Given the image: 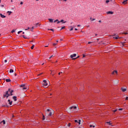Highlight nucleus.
Returning a JSON list of instances; mask_svg holds the SVG:
<instances>
[{
    "mask_svg": "<svg viewBox=\"0 0 128 128\" xmlns=\"http://www.w3.org/2000/svg\"><path fill=\"white\" fill-rule=\"evenodd\" d=\"M12 92H14V90L9 88L8 90L6 92V94H4V98H8L10 96H12Z\"/></svg>",
    "mask_w": 128,
    "mask_h": 128,
    "instance_id": "nucleus-1",
    "label": "nucleus"
},
{
    "mask_svg": "<svg viewBox=\"0 0 128 128\" xmlns=\"http://www.w3.org/2000/svg\"><path fill=\"white\" fill-rule=\"evenodd\" d=\"M76 110V106H72V107L70 108V110H71V112H74V110Z\"/></svg>",
    "mask_w": 128,
    "mask_h": 128,
    "instance_id": "nucleus-2",
    "label": "nucleus"
},
{
    "mask_svg": "<svg viewBox=\"0 0 128 128\" xmlns=\"http://www.w3.org/2000/svg\"><path fill=\"white\" fill-rule=\"evenodd\" d=\"M60 22H62V24H66V21H64V20H61L60 21H58V22H57V24H60Z\"/></svg>",
    "mask_w": 128,
    "mask_h": 128,
    "instance_id": "nucleus-3",
    "label": "nucleus"
},
{
    "mask_svg": "<svg viewBox=\"0 0 128 128\" xmlns=\"http://www.w3.org/2000/svg\"><path fill=\"white\" fill-rule=\"evenodd\" d=\"M76 54H74L70 56L71 58H76Z\"/></svg>",
    "mask_w": 128,
    "mask_h": 128,
    "instance_id": "nucleus-4",
    "label": "nucleus"
},
{
    "mask_svg": "<svg viewBox=\"0 0 128 128\" xmlns=\"http://www.w3.org/2000/svg\"><path fill=\"white\" fill-rule=\"evenodd\" d=\"M8 102L10 106H12V101H10V100H8Z\"/></svg>",
    "mask_w": 128,
    "mask_h": 128,
    "instance_id": "nucleus-5",
    "label": "nucleus"
},
{
    "mask_svg": "<svg viewBox=\"0 0 128 128\" xmlns=\"http://www.w3.org/2000/svg\"><path fill=\"white\" fill-rule=\"evenodd\" d=\"M121 90H122V92H126V88H121Z\"/></svg>",
    "mask_w": 128,
    "mask_h": 128,
    "instance_id": "nucleus-6",
    "label": "nucleus"
},
{
    "mask_svg": "<svg viewBox=\"0 0 128 128\" xmlns=\"http://www.w3.org/2000/svg\"><path fill=\"white\" fill-rule=\"evenodd\" d=\"M0 16H1V18H6V16H4L2 14H0Z\"/></svg>",
    "mask_w": 128,
    "mask_h": 128,
    "instance_id": "nucleus-7",
    "label": "nucleus"
},
{
    "mask_svg": "<svg viewBox=\"0 0 128 128\" xmlns=\"http://www.w3.org/2000/svg\"><path fill=\"white\" fill-rule=\"evenodd\" d=\"M114 14V12H112V11H109V12H107L108 14Z\"/></svg>",
    "mask_w": 128,
    "mask_h": 128,
    "instance_id": "nucleus-8",
    "label": "nucleus"
},
{
    "mask_svg": "<svg viewBox=\"0 0 128 128\" xmlns=\"http://www.w3.org/2000/svg\"><path fill=\"white\" fill-rule=\"evenodd\" d=\"M75 122H78V124H80V120H75Z\"/></svg>",
    "mask_w": 128,
    "mask_h": 128,
    "instance_id": "nucleus-9",
    "label": "nucleus"
},
{
    "mask_svg": "<svg viewBox=\"0 0 128 128\" xmlns=\"http://www.w3.org/2000/svg\"><path fill=\"white\" fill-rule=\"evenodd\" d=\"M43 86L44 88H46L48 86V83H43Z\"/></svg>",
    "mask_w": 128,
    "mask_h": 128,
    "instance_id": "nucleus-10",
    "label": "nucleus"
},
{
    "mask_svg": "<svg viewBox=\"0 0 128 128\" xmlns=\"http://www.w3.org/2000/svg\"><path fill=\"white\" fill-rule=\"evenodd\" d=\"M13 100H14V102H16V96H14L12 98Z\"/></svg>",
    "mask_w": 128,
    "mask_h": 128,
    "instance_id": "nucleus-11",
    "label": "nucleus"
},
{
    "mask_svg": "<svg viewBox=\"0 0 128 128\" xmlns=\"http://www.w3.org/2000/svg\"><path fill=\"white\" fill-rule=\"evenodd\" d=\"M48 20L50 21V22H54V20L49 18Z\"/></svg>",
    "mask_w": 128,
    "mask_h": 128,
    "instance_id": "nucleus-12",
    "label": "nucleus"
},
{
    "mask_svg": "<svg viewBox=\"0 0 128 128\" xmlns=\"http://www.w3.org/2000/svg\"><path fill=\"white\" fill-rule=\"evenodd\" d=\"M6 82H10V79H6Z\"/></svg>",
    "mask_w": 128,
    "mask_h": 128,
    "instance_id": "nucleus-13",
    "label": "nucleus"
},
{
    "mask_svg": "<svg viewBox=\"0 0 128 128\" xmlns=\"http://www.w3.org/2000/svg\"><path fill=\"white\" fill-rule=\"evenodd\" d=\"M8 12V14H8L9 16H10V14H12V12L11 11H8V12Z\"/></svg>",
    "mask_w": 128,
    "mask_h": 128,
    "instance_id": "nucleus-14",
    "label": "nucleus"
},
{
    "mask_svg": "<svg viewBox=\"0 0 128 128\" xmlns=\"http://www.w3.org/2000/svg\"><path fill=\"white\" fill-rule=\"evenodd\" d=\"M118 74V71H116V70H114V71L112 72V74Z\"/></svg>",
    "mask_w": 128,
    "mask_h": 128,
    "instance_id": "nucleus-15",
    "label": "nucleus"
},
{
    "mask_svg": "<svg viewBox=\"0 0 128 128\" xmlns=\"http://www.w3.org/2000/svg\"><path fill=\"white\" fill-rule=\"evenodd\" d=\"M90 20L91 22H94V20H96L95 18H90Z\"/></svg>",
    "mask_w": 128,
    "mask_h": 128,
    "instance_id": "nucleus-16",
    "label": "nucleus"
},
{
    "mask_svg": "<svg viewBox=\"0 0 128 128\" xmlns=\"http://www.w3.org/2000/svg\"><path fill=\"white\" fill-rule=\"evenodd\" d=\"M10 74H12V73L14 72V70L10 69Z\"/></svg>",
    "mask_w": 128,
    "mask_h": 128,
    "instance_id": "nucleus-17",
    "label": "nucleus"
},
{
    "mask_svg": "<svg viewBox=\"0 0 128 128\" xmlns=\"http://www.w3.org/2000/svg\"><path fill=\"white\" fill-rule=\"evenodd\" d=\"M114 38L115 40H118V36H115L114 37Z\"/></svg>",
    "mask_w": 128,
    "mask_h": 128,
    "instance_id": "nucleus-18",
    "label": "nucleus"
},
{
    "mask_svg": "<svg viewBox=\"0 0 128 128\" xmlns=\"http://www.w3.org/2000/svg\"><path fill=\"white\" fill-rule=\"evenodd\" d=\"M2 122L3 123V124H6V120H3L0 122V124H2Z\"/></svg>",
    "mask_w": 128,
    "mask_h": 128,
    "instance_id": "nucleus-19",
    "label": "nucleus"
},
{
    "mask_svg": "<svg viewBox=\"0 0 128 128\" xmlns=\"http://www.w3.org/2000/svg\"><path fill=\"white\" fill-rule=\"evenodd\" d=\"M38 23L36 24L35 25V28H38Z\"/></svg>",
    "mask_w": 128,
    "mask_h": 128,
    "instance_id": "nucleus-20",
    "label": "nucleus"
},
{
    "mask_svg": "<svg viewBox=\"0 0 128 128\" xmlns=\"http://www.w3.org/2000/svg\"><path fill=\"white\" fill-rule=\"evenodd\" d=\"M34 26H32V28L30 30H31L32 32V30H34Z\"/></svg>",
    "mask_w": 128,
    "mask_h": 128,
    "instance_id": "nucleus-21",
    "label": "nucleus"
},
{
    "mask_svg": "<svg viewBox=\"0 0 128 128\" xmlns=\"http://www.w3.org/2000/svg\"><path fill=\"white\" fill-rule=\"evenodd\" d=\"M22 90H28V88L24 86V87H23Z\"/></svg>",
    "mask_w": 128,
    "mask_h": 128,
    "instance_id": "nucleus-22",
    "label": "nucleus"
},
{
    "mask_svg": "<svg viewBox=\"0 0 128 128\" xmlns=\"http://www.w3.org/2000/svg\"><path fill=\"white\" fill-rule=\"evenodd\" d=\"M52 112H50L49 113V114H48L49 116H52Z\"/></svg>",
    "mask_w": 128,
    "mask_h": 128,
    "instance_id": "nucleus-23",
    "label": "nucleus"
},
{
    "mask_svg": "<svg viewBox=\"0 0 128 128\" xmlns=\"http://www.w3.org/2000/svg\"><path fill=\"white\" fill-rule=\"evenodd\" d=\"M54 55L51 56L49 58V60H50V58H54Z\"/></svg>",
    "mask_w": 128,
    "mask_h": 128,
    "instance_id": "nucleus-24",
    "label": "nucleus"
},
{
    "mask_svg": "<svg viewBox=\"0 0 128 128\" xmlns=\"http://www.w3.org/2000/svg\"><path fill=\"white\" fill-rule=\"evenodd\" d=\"M14 32H16L15 30H12L11 32H12V34H14Z\"/></svg>",
    "mask_w": 128,
    "mask_h": 128,
    "instance_id": "nucleus-25",
    "label": "nucleus"
},
{
    "mask_svg": "<svg viewBox=\"0 0 128 128\" xmlns=\"http://www.w3.org/2000/svg\"><path fill=\"white\" fill-rule=\"evenodd\" d=\"M34 45H33L31 46V49L34 50Z\"/></svg>",
    "mask_w": 128,
    "mask_h": 128,
    "instance_id": "nucleus-26",
    "label": "nucleus"
},
{
    "mask_svg": "<svg viewBox=\"0 0 128 128\" xmlns=\"http://www.w3.org/2000/svg\"><path fill=\"white\" fill-rule=\"evenodd\" d=\"M90 128H96V126H92V125H90Z\"/></svg>",
    "mask_w": 128,
    "mask_h": 128,
    "instance_id": "nucleus-27",
    "label": "nucleus"
},
{
    "mask_svg": "<svg viewBox=\"0 0 128 128\" xmlns=\"http://www.w3.org/2000/svg\"><path fill=\"white\" fill-rule=\"evenodd\" d=\"M106 4H108L110 2V0H107L106 1Z\"/></svg>",
    "mask_w": 128,
    "mask_h": 128,
    "instance_id": "nucleus-28",
    "label": "nucleus"
},
{
    "mask_svg": "<svg viewBox=\"0 0 128 128\" xmlns=\"http://www.w3.org/2000/svg\"><path fill=\"white\" fill-rule=\"evenodd\" d=\"M20 32H22V30L18 31V34H20Z\"/></svg>",
    "mask_w": 128,
    "mask_h": 128,
    "instance_id": "nucleus-29",
    "label": "nucleus"
},
{
    "mask_svg": "<svg viewBox=\"0 0 128 128\" xmlns=\"http://www.w3.org/2000/svg\"><path fill=\"white\" fill-rule=\"evenodd\" d=\"M20 88H24V84H22V85H20Z\"/></svg>",
    "mask_w": 128,
    "mask_h": 128,
    "instance_id": "nucleus-30",
    "label": "nucleus"
},
{
    "mask_svg": "<svg viewBox=\"0 0 128 128\" xmlns=\"http://www.w3.org/2000/svg\"><path fill=\"white\" fill-rule=\"evenodd\" d=\"M45 118H44V115H43V117H42L43 120H44Z\"/></svg>",
    "mask_w": 128,
    "mask_h": 128,
    "instance_id": "nucleus-31",
    "label": "nucleus"
},
{
    "mask_svg": "<svg viewBox=\"0 0 128 128\" xmlns=\"http://www.w3.org/2000/svg\"><path fill=\"white\" fill-rule=\"evenodd\" d=\"M43 84H46V80H43Z\"/></svg>",
    "mask_w": 128,
    "mask_h": 128,
    "instance_id": "nucleus-32",
    "label": "nucleus"
},
{
    "mask_svg": "<svg viewBox=\"0 0 128 128\" xmlns=\"http://www.w3.org/2000/svg\"><path fill=\"white\" fill-rule=\"evenodd\" d=\"M107 124H108L109 126H112V124L110 123V122H107Z\"/></svg>",
    "mask_w": 128,
    "mask_h": 128,
    "instance_id": "nucleus-33",
    "label": "nucleus"
},
{
    "mask_svg": "<svg viewBox=\"0 0 128 128\" xmlns=\"http://www.w3.org/2000/svg\"><path fill=\"white\" fill-rule=\"evenodd\" d=\"M30 27H28V28L25 29V30H30Z\"/></svg>",
    "mask_w": 128,
    "mask_h": 128,
    "instance_id": "nucleus-34",
    "label": "nucleus"
},
{
    "mask_svg": "<svg viewBox=\"0 0 128 128\" xmlns=\"http://www.w3.org/2000/svg\"><path fill=\"white\" fill-rule=\"evenodd\" d=\"M59 22L58 21V20H55L54 21V22Z\"/></svg>",
    "mask_w": 128,
    "mask_h": 128,
    "instance_id": "nucleus-35",
    "label": "nucleus"
},
{
    "mask_svg": "<svg viewBox=\"0 0 128 128\" xmlns=\"http://www.w3.org/2000/svg\"><path fill=\"white\" fill-rule=\"evenodd\" d=\"M53 46H56V43H54V44H53Z\"/></svg>",
    "mask_w": 128,
    "mask_h": 128,
    "instance_id": "nucleus-36",
    "label": "nucleus"
},
{
    "mask_svg": "<svg viewBox=\"0 0 128 128\" xmlns=\"http://www.w3.org/2000/svg\"><path fill=\"white\" fill-rule=\"evenodd\" d=\"M117 111H118V109H116V110H113L114 112H116Z\"/></svg>",
    "mask_w": 128,
    "mask_h": 128,
    "instance_id": "nucleus-37",
    "label": "nucleus"
},
{
    "mask_svg": "<svg viewBox=\"0 0 128 128\" xmlns=\"http://www.w3.org/2000/svg\"><path fill=\"white\" fill-rule=\"evenodd\" d=\"M71 28H70V30H74V27L71 26Z\"/></svg>",
    "mask_w": 128,
    "mask_h": 128,
    "instance_id": "nucleus-38",
    "label": "nucleus"
},
{
    "mask_svg": "<svg viewBox=\"0 0 128 128\" xmlns=\"http://www.w3.org/2000/svg\"><path fill=\"white\" fill-rule=\"evenodd\" d=\"M66 28L65 26H62V27L61 30H64V28Z\"/></svg>",
    "mask_w": 128,
    "mask_h": 128,
    "instance_id": "nucleus-39",
    "label": "nucleus"
},
{
    "mask_svg": "<svg viewBox=\"0 0 128 128\" xmlns=\"http://www.w3.org/2000/svg\"><path fill=\"white\" fill-rule=\"evenodd\" d=\"M126 100H128V96H126Z\"/></svg>",
    "mask_w": 128,
    "mask_h": 128,
    "instance_id": "nucleus-40",
    "label": "nucleus"
},
{
    "mask_svg": "<svg viewBox=\"0 0 128 128\" xmlns=\"http://www.w3.org/2000/svg\"><path fill=\"white\" fill-rule=\"evenodd\" d=\"M24 4V2H20V4Z\"/></svg>",
    "mask_w": 128,
    "mask_h": 128,
    "instance_id": "nucleus-41",
    "label": "nucleus"
},
{
    "mask_svg": "<svg viewBox=\"0 0 128 128\" xmlns=\"http://www.w3.org/2000/svg\"><path fill=\"white\" fill-rule=\"evenodd\" d=\"M4 63L6 64V62H8V60H4Z\"/></svg>",
    "mask_w": 128,
    "mask_h": 128,
    "instance_id": "nucleus-42",
    "label": "nucleus"
},
{
    "mask_svg": "<svg viewBox=\"0 0 128 128\" xmlns=\"http://www.w3.org/2000/svg\"><path fill=\"white\" fill-rule=\"evenodd\" d=\"M68 126H70V123H69V124H68Z\"/></svg>",
    "mask_w": 128,
    "mask_h": 128,
    "instance_id": "nucleus-43",
    "label": "nucleus"
},
{
    "mask_svg": "<svg viewBox=\"0 0 128 128\" xmlns=\"http://www.w3.org/2000/svg\"><path fill=\"white\" fill-rule=\"evenodd\" d=\"M47 112H50V109H48Z\"/></svg>",
    "mask_w": 128,
    "mask_h": 128,
    "instance_id": "nucleus-44",
    "label": "nucleus"
},
{
    "mask_svg": "<svg viewBox=\"0 0 128 128\" xmlns=\"http://www.w3.org/2000/svg\"><path fill=\"white\" fill-rule=\"evenodd\" d=\"M118 110H122V108H119Z\"/></svg>",
    "mask_w": 128,
    "mask_h": 128,
    "instance_id": "nucleus-45",
    "label": "nucleus"
},
{
    "mask_svg": "<svg viewBox=\"0 0 128 128\" xmlns=\"http://www.w3.org/2000/svg\"><path fill=\"white\" fill-rule=\"evenodd\" d=\"M126 2L124 1V2H122V4H126Z\"/></svg>",
    "mask_w": 128,
    "mask_h": 128,
    "instance_id": "nucleus-46",
    "label": "nucleus"
},
{
    "mask_svg": "<svg viewBox=\"0 0 128 128\" xmlns=\"http://www.w3.org/2000/svg\"><path fill=\"white\" fill-rule=\"evenodd\" d=\"M4 5H1V8H4Z\"/></svg>",
    "mask_w": 128,
    "mask_h": 128,
    "instance_id": "nucleus-47",
    "label": "nucleus"
},
{
    "mask_svg": "<svg viewBox=\"0 0 128 128\" xmlns=\"http://www.w3.org/2000/svg\"><path fill=\"white\" fill-rule=\"evenodd\" d=\"M124 2H128V0H124Z\"/></svg>",
    "mask_w": 128,
    "mask_h": 128,
    "instance_id": "nucleus-48",
    "label": "nucleus"
},
{
    "mask_svg": "<svg viewBox=\"0 0 128 128\" xmlns=\"http://www.w3.org/2000/svg\"><path fill=\"white\" fill-rule=\"evenodd\" d=\"M88 44H92V42H88Z\"/></svg>",
    "mask_w": 128,
    "mask_h": 128,
    "instance_id": "nucleus-49",
    "label": "nucleus"
},
{
    "mask_svg": "<svg viewBox=\"0 0 128 128\" xmlns=\"http://www.w3.org/2000/svg\"><path fill=\"white\" fill-rule=\"evenodd\" d=\"M75 30H78V28H76Z\"/></svg>",
    "mask_w": 128,
    "mask_h": 128,
    "instance_id": "nucleus-50",
    "label": "nucleus"
},
{
    "mask_svg": "<svg viewBox=\"0 0 128 128\" xmlns=\"http://www.w3.org/2000/svg\"><path fill=\"white\" fill-rule=\"evenodd\" d=\"M60 1L62 0H59ZM64 2H66V0H64Z\"/></svg>",
    "mask_w": 128,
    "mask_h": 128,
    "instance_id": "nucleus-51",
    "label": "nucleus"
},
{
    "mask_svg": "<svg viewBox=\"0 0 128 128\" xmlns=\"http://www.w3.org/2000/svg\"><path fill=\"white\" fill-rule=\"evenodd\" d=\"M15 76H16V74H14Z\"/></svg>",
    "mask_w": 128,
    "mask_h": 128,
    "instance_id": "nucleus-52",
    "label": "nucleus"
},
{
    "mask_svg": "<svg viewBox=\"0 0 128 128\" xmlns=\"http://www.w3.org/2000/svg\"><path fill=\"white\" fill-rule=\"evenodd\" d=\"M98 22H102V21L100 20H99Z\"/></svg>",
    "mask_w": 128,
    "mask_h": 128,
    "instance_id": "nucleus-53",
    "label": "nucleus"
},
{
    "mask_svg": "<svg viewBox=\"0 0 128 128\" xmlns=\"http://www.w3.org/2000/svg\"><path fill=\"white\" fill-rule=\"evenodd\" d=\"M78 26H80V25L78 24Z\"/></svg>",
    "mask_w": 128,
    "mask_h": 128,
    "instance_id": "nucleus-54",
    "label": "nucleus"
},
{
    "mask_svg": "<svg viewBox=\"0 0 128 128\" xmlns=\"http://www.w3.org/2000/svg\"><path fill=\"white\" fill-rule=\"evenodd\" d=\"M98 36V34H95V36Z\"/></svg>",
    "mask_w": 128,
    "mask_h": 128,
    "instance_id": "nucleus-55",
    "label": "nucleus"
},
{
    "mask_svg": "<svg viewBox=\"0 0 128 128\" xmlns=\"http://www.w3.org/2000/svg\"><path fill=\"white\" fill-rule=\"evenodd\" d=\"M23 37L24 38H26V37H24V36H23Z\"/></svg>",
    "mask_w": 128,
    "mask_h": 128,
    "instance_id": "nucleus-56",
    "label": "nucleus"
},
{
    "mask_svg": "<svg viewBox=\"0 0 128 128\" xmlns=\"http://www.w3.org/2000/svg\"><path fill=\"white\" fill-rule=\"evenodd\" d=\"M44 63H43V64H42V66H44Z\"/></svg>",
    "mask_w": 128,
    "mask_h": 128,
    "instance_id": "nucleus-57",
    "label": "nucleus"
},
{
    "mask_svg": "<svg viewBox=\"0 0 128 128\" xmlns=\"http://www.w3.org/2000/svg\"><path fill=\"white\" fill-rule=\"evenodd\" d=\"M85 56L84 55H83V58H84Z\"/></svg>",
    "mask_w": 128,
    "mask_h": 128,
    "instance_id": "nucleus-58",
    "label": "nucleus"
},
{
    "mask_svg": "<svg viewBox=\"0 0 128 128\" xmlns=\"http://www.w3.org/2000/svg\"><path fill=\"white\" fill-rule=\"evenodd\" d=\"M11 0V2H13L12 0Z\"/></svg>",
    "mask_w": 128,
    "mask_h": 128,
    "instance_id": "nucleus-59",
    "label": "nucleus"
},
{
    "mask_svg": "<svg viewBox=\"0 0 128 128\" xmlns=\"http://www.w3.org/2000/svg\"><path fill=\"white\" fill-rule=\"evenodd\" d=\"M50 30H54L53 29H51Z\"/></svg>",
    "mask_w": 128,
    "mask_h": 128,
    "instance_id": "nucleus-60",
    "label": "nucleus"
},
{
    "mask_svg": "<svg viewBox=\"0 0 128 128\" xmlns=\"http://www.w3.org/2000/svg\"><path fill=\"white\" fill-rule=\"evenodd\" d=\"M58 74H59V75L60 74V72H59V73H58Z\"/></svg>",
    "mask_w": 128,
    "mask_h": 128,
    "instance_id": "nucleus-61",
    "label": "nucleus"
},
{
    "mask_svg": "<svg viewBox=\"0 0 128 128\" xmlns=\"http://www.w3.org/2000/svg\"><path fill=\"white\" fill-rule=\"evenodd\" d=\"M46 46V48H48V46Z\"/></svg>",
    "mask_w": 128,
    "mask_h": 128,
    "instance_id": "nucleus-62",
    "label": "nucleus"
},
{
    "mask_svg": "<svg viewBox=\"0 0 128 128\" xmlns=\"http://www.w3.org/2000/svg\"><path fill=\"white\" fill-rule=\"evenodd\" d=\"M56 42H58V40H56Z\"/></svg>",
    "mask_w": 128,
    "mask_h": 128,
    "instance_id": "nucleus-63",
    "label": "nucleus"
},
{
    "mask_svg": "<svg viewBox=\"0 0 128 128\" xmlns=\"http://www.w3.org/2000/svg\"><path fill=\"white\" fill-rule=\"evenodd\" d=\"M22 34H24V32H23Z\"/></svg>",
    "mask_w": 128,
    "mask_h": 128,
    "instance_id": "nucleus-64",
    "label": "nucleus"
}]
</instances>
